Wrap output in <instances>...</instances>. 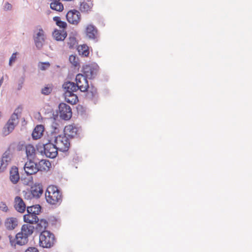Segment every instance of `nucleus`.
Listing matches in <instances>:
<instances>
[{
	"label": "nucleus",
	"instance_id": "0eeeda50",
	"mask_svg": "<svg viewBox=\"0 0 252 252\" xmlns=\"http://www.w3.org/2000/svg\"><path fill=\"white\" fill-rule=\"evenodd\" d=\"M9 241L12 246H23L28 242V238L21 232L17 233L15 237L9 236Z\"/></svg>",
	"mask_w": 252,
	"mask_h": 252
},
{
	"label": "nucleus",
	"instance_id": "aec40b11",
	"mask_svg": "<svg viewBox=\"0 0 252 252\" xmlns=\"http://www.w3.org/2000/svg\"><path fill=\"white\" fill-rule=\"evenodd\" d=\"M77 50L81 57H87L90 54L89 47L86 44L78 45Z\"/></svg>",
	"mask_w": 252,
	"mask_h": 252
},
{
	"label": "nucleus",
	"instance_id": "6e6552de",
	"mask_svg": "<svg viewBox=\"0 0 252 252\" xmlns=\"http://www.w3.org/2000/svg\"><path fill=\"white\" fill-rule=\"evenodd\" d=\"M33 159L30 158L25 164L24 170L27 175L35 174L39 170L38 164Z\"/></svg>",
	"mask_w": 252,
	"mask_h": 252
},
{
	"label": "nucleus",
	"instance_id": "4d7b16f0",
	"mask_svg": "<svg viewBox=\"0 0 252 252\" xmlns=\"http://www.w3.org/2000/svg\"><path fill=\"white\" fill-rule=\"evenodd\" d=\"M12 8V5L8 2H6L5 4L4 8L6 10H10Z\"/></svg>",
	"mask_w": 252,
	"mask_h": 252
},
{
	"label": "nucleus",
	"instance_id": "8fccbe9b",
	"mask_svg": "<svg viewBox=\"0 0 252 252\" xmlns=\"http://www.w3.org/2000/svg\"><path fill=\"white\" fill-rule=\"evenodd\" d=\"M57 6H59V8H57V11L62 12L63 11L64 7L63 4L61 2L57 1Z\"/></svg>",
	"mask_w": 252,
	"mask_h": 252
},
{
	"label": "nucleus",
	"instance_id": "ea45409f",
	"mask_svg": "<svg viewBox=\"0 0 252 252\" xmlns=\"http://www.w3.org/2000/svg\"><path fill=\"white\" fill-rule=\"evenodd\" d=\"M63 96H64V98H67V97H75L76 96H78L77 94H75L73 92H72V91H70L68 92L64 93L63 94Z\"/></svg>",
	"mask_w": 252,
	"mask_h": 252
},
{
	"label": "nucleus",
	"instance_id": "412c9836",
	"mask_svg": "<svg viewBox=\"0 0 252 252\" xmlns=\"http://www.w3.org/2000/svg\"><path fill=\"white\" fill-rule=\"evenodd\" d=\"M24 221L29 224H35L38 221V218L37 216L34 214H31L30 213L25 215L23 217Z\"/></svg>",
	"mask_w": 252,
	"mask_h": 252
},
{
	"label": "nucleus",
	"instance_id": "c85d7f7f",
	"mask_svg": "<svg viewBox=\"0 0 252 252\" xmlns=\"http://www.w3.org/2000/svg\"><path fill=\"white\" fill-rule=\"evenodd\" d=\"M74 84V82L70 81H67L63 83V84L62 85V88L63 90L64 91V93L68 92L70 91H72V89L71 87V85H73Z\"/></svg>",
	"mask_w": 252,
	"mask_h": 252
},
{
	"label": "nucleus",
	"instance_id": "4c0bfd02",
	"mask_svg": "<svg viewBox=\"0 0 252 252\" xmlns=\"http://www.w3.org/2000/svg\"><path fill=\"white\" fill-rule=\"evenodd\" d=\"M68 130L71 133H75V134H77V129L75 127H73L72 125H69L68 126H66L64 127L63 131L65 132V130Z\"/></svg>",
	"mask_w": 252,
	"mask_h": 252
},
{
	"label": "nucleus",
	"instance_id": "5fc2aeb1",
	"mask_svg": "<svg viewBox=\"0 0 252 252\" xmlns=\"http://www.w3.org/2000/svg\"><path fill=\"white\" fill-rule=\"evenodd\" d=\"M59 114H60L59 112H58V109L56 110V113H53V118L55 121H56L59 116Z\"/></svg>",
	"mask_w": 252,
	"mask_h": 252
},
{
	"label": "nucleus",
	"instance_id": "bb28decb",
	"mask_svg": "<svg viewBox=\"0 0 252 252\" xmlns=\"http://www.w3.org/2000/svg\"><path fill=\"white\" fill-rule=\"evenodd\" d=\"M69 61L74 67H78V69L80 67V62L77 55H70L69 57Z\"/></svg>",
	"mask_w": 252,
	"mask_h": 252
},
{
	"label": "nucleus",
	"instance_id": "39448f33",
	"mask_svg": "<svg viewBox=\"0 0 252 252\" xmlns=\"http://www.w3.org/2000/svg\"><path fill=\"white\" fill-rule=\"evenodd\" d=\"M58 112L61 118L64 121H68L72 117V112L71 107L64 102H61L58 105Z\"/></svg>",
	"mask_w": 252,
	"mask_h": 252
},
{
	"label": "nucleus",
	"instance_id": "6e6d98bb",
	"mask_svg": "<svg viewBox=\"0 0 252 252\" xmlns=\"http://www.w3.org/2000/svg\"><path fill=\"white\" fill-rule=\"evenodd\" d=\"M10 150L8 149L3 154L1 158H9Z\"/></svg>",
	"mask_w": 252,
	"mask_h": 252
},
{
	"label": "nucleus",
	"instance_id": "de8ad7c7",
	"mask_svg": "<svg viewBox=\"0 0 252 252\" xmlns=\"http://www.w3.org/2000/svg\"><path fill=\"white\" fill-rule=\"evenodd\" d=\"M57 1H53L50 3V8L51 9L55 11H58L57 10Z\"/></svg>",
	"mask_w": 252,
	"mask_h": 252
},
{
	"label": "nucleus",
	"instance_id": "a211bd4d",
	"mask_svg": "<svg viewBox=\"0 0 252 252\" xmlns=\"http://www.w3.org/2000/svg\"><path fill=\"white\" fill-rule=\"evenodd\" d=\"M34 229V227L30 224H24L22 225L20 232L28 238L32 234Z\"/></svg>",
	"mask_w": 252,
	"mask_h": 252
},
{
	"label": "nucleus",
	"instance_id": "3c124183",
	"mask_svg": "<svg viewBox=\"0 0 252 252\" xmlns=\"http://www.w3.org/2000/svg\"><path fill=\"white\" fill-rule=\"evenodd\" d=\"M25 252H39V251L36 248L29 247L25 251Z\"/></svg>",
	"mask_w": 252,
	"mask_h": 252
},
{
	"label": "nucleus",
	"instance_id": "c03bdc74",
	"mask_svg": "<svg viewBox=\"0 0 252 252\" xmlns=\"http://www.w3.org/2000/svg\"><path fill=\"white\" fill-rule=\"evenodd\" d=\"M76 108L78 114L82 115L85 113V110L82 105H79Z\"/></svg>",
	"mask_w": 252,
	"mask_h": 252
},
{
	"label": "nucleus",
	"instance_id": "a19ab883",
	"mask_svg": "<svg viewBox=\"0 0 252 252\" xmlns=\"http://www.w3.org/2000/svg\"><path fill=\"white\" fill-rule=\"evenodd\" d=\"M82 78H83V79L84 80V75L83 74V73L77 74L75 77V84L79 85L80 83H81V79Z\"/></svg>",
	"mask_w": 252,
	"mask_h": 252
},
{
	"label": "nucleus",
	"instance_id": "6ab92c4d",
	"mask_svg": "<svg viewBox=\"0 0 252 252\" xmlns=\"http://www.w3.org/2000/svg\"><path fill=\"white\" fill-rule=\"evenodd\" d=\"M36 226L35 229L37 231L40 232V233L43 231H46V229L48 226V222L45 219L39 220L36 223Z\"/></svg>",
	"mask_w": 252,
	"mask_h": 252
},
{
	"label": "nucleus",
	"instance_id": "473e14b6",
	"mask_svg": "<svg viewBox=\"0 0 252 252\" xmlns=\"http://www.w3.org/2000/svg\"><path fill=\"white\" fill-rule=\"evenodd\" d=\"M50 66V63L48 62H39L38 63V68L41 70H47Z\"/></svg>",
	"mask_w": 252,
	"mask_h": 252
},
{
	"label": "nucleus",
	"instance_id": "c756f323",
	"mask_svg": "<svg viewBox=\"0 0 252 252\" xmlns=\"http://www.w3.org/2000/svg\"><path fill=\"white\" fill-rule=\"evenodd\" d=\"M10 161V158L9 160L5 158H0V172H3L6 168Z\"/></svg>",
	"mask_w": 252,
	"mask_h": 252
},
{
	"label": "nucleus",
	"instance_id": "2eb2a0df",
	"mask_svg": "<svg viewBox=\"0 0 252 252\" xmlns=\"http://www.w3.org/2000/svg\"><path fill=\"white\" fill-rule=\"evenodd\" d=\"M44 130V126L42 125H37L34 128L32 134V138L33 140L39 139L42 135Z\"/></svg>",
	"mask_w": 252,
	"mask_h": 252
},
{
	"label": "nucleus",
	"instance_id": "f257e3e1",
	"mask_svg": "<svg viewBox=\"0 0 252 252\" xmlns=\"http://www.w3.org/2000/svg\"><path fill=\"white\" fill-rule=\"evenodd\" d=\"M45 198L51 205L60 204L63 199L62 193L57 186L50 185L46 189Z\"/></svg>",
	"mask_w": 252,
	"mask_h": 252
},
{
	"label": "nucleus",
	"instance_id": "dca6fc26",
	"mask_svg": "<svg viewBox=\"0 0 252 252\" xmlns=\"http://www.w3.org/2000/svg\"><path fill=\"white\" fill-rule=\"evenodd\" d=\"M4 225L7 230H13L18 225V220L14 217L7 218L5 220Z\"/></svg>",
	"mask_w": 252,
	"mask_h": 252
},
{
	"label": "nucleus",
	"instance_id": "20e7f679",
	"mask_svg": "<svg viewBox=\"0 0 252 252\" xmlns=\"http://www.w3.org/2000/svg\"><path fill=\"white\" fill-rule=\"evenodd\" d=\"M19 109L22 110V107L20 106L15 110L14 113L11 115L10 119L8 120L4 127V128L7 129V133L5 134L6 135L11 133L15 128L16 126L18 124V113L19 112ZM20 113H21V112L20 111Z\"/></svg>",
	"mask_w": 252,
	"mask_h": 252
},
{
	"label": "nucleus",
	"instance_id": "49530a36",
	"mask_svg": "<svg viewBox=\"0 0 252 252\" xmlns=\"http://www.w3.org/2000/svg\"><path fill=\"white\" fill-rule=\"evenodd\" d=\"M0 209L6 212L8 211V207L5 203L1 202L0 203Z\"/></svg>",
	"mask_w": 252,
	"mask_h": 252
},
{
	"label": "nucleus",
	"instance_id": "2f4dec72",
	"mask_svg": "<svg viewBox=\"0 0 252 252\" xmlns=\"http://www.w3.org/2000/svg\"><path fill=\"white\" fill-rule=\"evenodd\" d=\"M69 41L67 43L69 46V48L72 49L74 48L76 44H78V40L76 39L75 37H69Z\"/></svg>",
	"mask_w": 252,
	"mask_h": 252
},
{
	"label": "nucleus",
	"instance_id": "f8f14e48",
	"mask_svg": "<svg viewBox=\"0 0 252 252\" xmlns=\"http://www.w3.org/2000/svg\"><path fill=\"white\" fill-rule=\"evenodd\" d=\"M97 32L96 27L93 24L88 25L86 28V35L90 39L95 40L96 38Z\"/></svg>",
	"mask_w": 252,
	"mask_h": 252
},
{
	"label": "nucleus",
	"instance_id": "f3484780",
	"mask_svg": "<svg viewBox=\"0 0 252 252\" xmlns=\"http://www.w3.org/2000/svg\"><path fill=\"white\" fill-rule=\"evenodd\" d=\"M10 180L11 182L15 184L20 179L18 168L16 166H12L10 170Z\"/></svg>",
	"mask_w": 252,
	"mask_h": 252
},
{
	"label": "nucleus",
	"instance_id": "f704fd0d",
	"mask_svg": "<svg viewBox=\"0 0 252 252\" xmlns=\"http://www.w3.org/2000/svg\"><path fill=\"white\" fill-rule=\"evenodd\" d=\"M25 76L24 75L22 76L18 81V87H17V90L20 91L22 89L23 85L24 84V83L25 82Z\"/></svg>",
	"mask_w": 252,
	"mask_h": 252
},
{
	"label": "nucleus",
	"instance_id": "4be33fe9",
	"mask_svg": "<svg viewBox=\"0 0 252 252\" xmlns=\"http://www.w3.org/2000/svg\"><path fill=\"white\" fill-rule=\"evenodd\" d=\"M34 197H39L43 193L42 188L39 185H34L30 189Z\"/></svg>",
	"mask_w": 252,
	"mask_h": 252
},
{
	"label": "nucleus",
	"instance_id": "603ef678",
	"mask_svg": "<svg viewBox=\"0 0 252 252\" xmlns=\"http://www.w3.org/2000/svg\"><path fill=\"white\" fill-rule=\"evenodd\" d=\"M58 125L57 123H55V126L52 125V126L53 128L54 129V130L51 131V134L53 135L54 134L57 133L59 131V129L56 126Z\"/></svg>",
	"mask_w": 252,
	"mask_h": 252
},
{
	"label": "nucleus",
	"instance_id": "680f3d73",
	"mask_svg": "<svg viewBox=\"0 0 252 252\" xmlns=\"http://www.w3.org/2000/svg\"><path fill=\"white\" fill-rule=\"evenodd\" d=\"M63 1H72V0H62Z\"/></svg>",
	"mask_w": 252,
	"mask_h": 252
},
{
	"label": "nucleus",
	"instance_id": "393cba45",
	"mask_svg": "<svg viewBox=\"0 0 252 252\" xmlns=\"http://www.w3.org/2000/svg\"><path fill=\"white\" fill-rule=\"evenodd\" d=\"M25 152L26 158L35 156V147L31 144H29L25 146Z\"/></svg>",
	"mask_w": 252,
	"mask_h": 252
},
{
	"label": "nucleus",
	"instance_id": "1a4fd4ad",
	"mask_svg": "<svg viewBox=\"0 0 252 252\" xmlns=\"http://www.w3.org/2000/svg\"><path fill=\"white\" fill-rule=\"evenodd\" d=\"M84 93H86L85 96L87 99L93 100L95 104L96 103L98 96L97 89L93 84H91V86Z\"/></svg>",
	"mask_w": 252,
	"mask_h": 252
},
{
	"label": "nucleus",
	"instance_id": "9d476101",
	"mask_svg": "<svg viewBox=\"0 0 252 252\" xmlns=\"http://www.w3.org/2000/svg\"><path fill=\"white\" fill-rule=\"evenodd\" d=\"M43 32V31L42 29H39L38 32L36 33V36L34 38L36 47L38 50H40L42 48L43 42L45 41Z\"/></svg>",
	"mask_w": 252,
	"mask_h": 252
},
{
	"label": "nucleus",
	"instance_id": "4468645a",
	"mask_svg": "<svg viewBox=\"0 0 252 252\" xmlns=\"http://www.w3.org/2000/svg\"><path fill=\"white\" fill-rule=\"evenodd\" d=\"M14 208L19 212L23 213L26 210V204L23 199L19 196L14 199Z\"/></svg>",
	"mask_w": 252,
	"mask_h": 252
},
{
	"label": "nucleus",
	"instance_id": "5701e85b",
	"mask_svg": "<svg viewBox=\"0 0 252 252\" xmlns=\"http://www.w3.org/2000/svg\"><path fill=\"white\" fill-rule=\"evenodd\" d=\"M39 170H49L51 167V162L47 159H42L38 162Z\"/></svg>",
	"mask_w": 252,
	"mask_h": 252
},
{
	"label": "nucleus",
	"instance_id": "72a5a7b5",
	"mask_svg": "<svg viewBox=\"0 0 252 252\" xmlns=\"http://www.w3.org/2000/svg\"><path fill=\"white\" fill-rule=\"evenodd\" d=\"M65 101L70 104H76L79 101V99L78 96H76L75 97H73L71 99H70L69 98L67 97L66 98H64Z\"/></svg>",
	"mask_w": 252,
	"mask_h": 252
},
{
	"label": "nucleus",
	"instance_id": "052dcab7",
	"mask_svg": "<svg viewBox=\"0 0 252 252\" xmlns=\"http://www.w3.org/2000/svg\"><path fill=\"white\" fill-rule=\"evenodd\" d=\"M23 119V121L22 122V123H25V124H27V122L26 121L25 118H24Z\"/></svg>",
	"mask_w": 252,
	"mask_h": 252
},
{
	"label": "nucleus",
	"instance_id": "a18cd8bd",
	"mask_svg": "<svg viewBox=\"0 0 252 252\" xmlns=\"http://www.w3.org/2000/svg\"><path fill=\"white\" fill-rule=\"evenodd\" d=\"M25 146L24 142H19L17 146V151H21L24 148L25 149Z\"/></svg>",
	"mask_w": 252,
	"mask_h": 252
},
{
	"label": "nucleus",
	"instance_id": "b1692460",
	"mask_svg": "<svg viewBox=\"0 0 252 252\" xmlns=\"http://www.w3.org/2000/svg\"><path fill=\"white\" fill-rule=\"evenodd\" d=\"M74 137V135L72 134H66L64 132V136L62 137L63 139L61 140V141L63 142V139H64L65 143H63L64 146V150H62V149L60 150L61 151H66L68 150L70 143L69 142V139H72Z\"/></svg>",
	"mask_w": 252,
	"mask_h": 252
},
{
	"label": "nucleus",
	"instance_id": "7ed1b4c3",
	"mask_svg": "<svg viewBox=\"0 0 252 252\" xmlns=\"http://www.w3.org/2000/svg\"><path fill=\"white\" fill-rule=\"evenodd\" d=\"M39 245L43 248H50L52 247L56 242L55 235L50 231H43L39 236Z\"/></svg>",
	"mask_w": 252,
	"mask_h": 252
},
{
	"label": "nucleus",
	"instance_id": "09e8293b",
	"mask_svg": "<svg viewBox=\"0 0 252 252\" xmlns=\"http://www.w3.org/2000/svg\"><path fill=\"white\" fill-rule=\"evenodd\" d=\"M61 33H62V41H63L66 37H67V33L66 31V30H61Z\"/></svg>",
	"mask_w": 252,
	"mask_h": 252
},
{
	"label": "nucleus",
	"instance_id": "ddd939ff",
	"mask_svg": "<svg viewBox=\"0 0 252 252\" xmlns=\"http://www.w3.org/2000/svg\"><path fill=\"white\" fill-rule=\"evenodd\" d=\"M48 146L50 145H46V143L43 142H39L36 144L35 146V156L38 155L41 156H45L46 157Z\"/></svg>",
	"mask_w": 252,
	"mask_h": 252
},
{
	"label": "nucleus",
	"instance_id": "423d86ee",
	"mask_svg": "<svg viewBox=\"0 0 252 252\" xmlns=\"http://www.w3.org/2000/svg\"><path fill=\"white\" fill-rule=\"evenodd\" d=\"M66 20L71 24L77 25L80 22L81 15L79 11L76 9L69 10L66 15Z\"/></svg>",
	"mask_w": 252,
	"mask_h": 252
},
{
	"label": "nucleus",
	"instance_id": "c9c22d12",
	"mask_svg": "<svg viewBox=\"0 0 252 252\" xmlns=\"http://www.w3.org/2000/svg\"><path fill=\"white\" fill-rule=\"evenodd\" d=\"M52 91V89L48 86H46L42 89L41 93L42 94L47 95L51 94Z\"/></svg>",
	"mask_w": 252,
	"mask_h": 252
},
{
	"label": "nucleus",
	"instance_id": "a878e982",
	"mask_svg": "<svg viewBox=\"0 0 252 252\" xmlns=\"http://www.w3.org/2000/svg\"><path fill=\"white\" fill-rule=\"evenodd\" d=\"M41 206L39 205H35L32 206L28 207L27 211L28 213L34 214L37 216L41 212Z\"/></svg>",
	"mask_w": 252,
	"mask_h": 252
},
{
	"label": "nucleus",
	"instance_id": "58836bf2",
	"mask_svg": "<svg viewBox=\"0 0 252 252\" xmlns=\"http://www.w3.org/2000/svg\"><path fill=\"white\" fill-rule=\"evenodd\" d=\"M23 192L25 199L28 200L34 198V196H32V194L30 190H28L26 191H24Z\"/></svg>",
	"mask_w": 252,
	"mask_h": 252
},
{
	"label": "nucleus",
	"instance_id": "9b49d317",
	"mask_svg": "<svg viewBox=\"0 0 252 252\" xmlns=\"http://www.w3.org/2000/svg\"><path fill=\"white\" fill-rule=\"evenodd\" d=\"M52 140H48V142L46 143V145H49L48 146V151H47L46 158H56L58 155L57 147L56 144H53Z\"/></svg>",
	"mask_w": 252,
	"mask_h": 252
},
{
	"label": "nucleus",
	"instance_id": "37998d69",
	"mask_svg": "<svg viewBox=\"0 0 252 252\" xmlns=\"http://www.w3.org/2000/svg\"><path fill=\"white\" fill-rule=\"evenodd\" d=\"M17 54V52L13 53L12 54L11 57L10 58L9 61V65L10 66H11L12 65V64L13 63H14L15 62Z\"/></svg>",
	"mask_w": 252,
	"mask_h": 252
},
{
	"label": "nucleus",
	"instance_id": "cd10ccee",
	"mask_svg": "<svg viewBox=\"0 0 252 252\" xmlns=\"http://www.w3.org/2000/svg\"><path fill=\"white\" fill-rule=\"evenodd\" d=\"M71 86L72 87L71 88L73 93L76 92L78 90L82 92H85L89 88V85L86 84L85 86H84L83 85H77L74 82V84L71 85Z\"/></svg>",
	"mask_w": 252,
	"mask_h": 252
},
{
	"label": "nucleus",
	"instance_id": "864d4df0",
	"mask_svg": "<svg viewBox=\"0 0 252 252\" xmlns=\"http://www.w3.org/2000/svg\"><path fill=\"white\" fill-rule=\"evenodd\" d=\"M53 21L55 22L56 25L59 24L61 21V18L59 16H55L53 18Z\"/></svg>",
	"mask_w": 252,
	"mask_h": 252
},
{
	"label": "nucleus",
	"instance_id": "7c9ffc66",
	"mask_svg": "<svg viewBox=\"0 0 252 252\" xmlns=\"http://www.w3.org/2000/svg\"><path fill=\"white\" fill-rule=\"evenodd\" d=\"M52 35L56 41H62L61 30L55 29L52 32Z\"/></svg>",
	"mask_w": 252,
	"mask_h": 252
},
{
	"label": "nucleus",
	"instance_id": "79ce46f5",
	"mask_svg": "<svg viewBox=\"0 0 252 252\" xmlns=\"http://www.w3.org/2000/svg\"><path fill=\"white\" fill-rule=\"evenodd\" d=\"M61 30H66L67 24L65 21H61L60 22L56 25Z\"/></svg>",
	"mask_w": 252,
	"mask_h": 252
},
{
	"label": "nucleus",
	"instance_id": "e433bc0d",
	"mask_svg": "<svg viewBox=\"0 0 252 252\" xmlns=\"http://www.w3.org/2000/svg\"><path fill=\"white\" fill-rule=\"evenodd\" d=\"M89 8V5L87 2H80V10L82 12L87 11Z\"/></svg>",
	"mask_w": 252,
	"mask_h": 252
},
{
	"label": "nucleus",
	"instance_id": "e2e57ef3",
	"mask_svg": "<svg viewBox=\"0 0 252 252\" xmlns=\"http://www.w3.org/2000/svg\"><path fill=\"white\" fill-rule=\"evenodd\" d=\"M1 112L0 111V118H1Z\"/></svg>",
	"mask_w": 252,
	"mask_h": 252
},
{
	"label": "nucleus",
	"instance_id": "f03ea898",
	"mask_svg": "<svg viewBox=\"0 0 252 252\" xmlns=\"http://www.w3.org/2000/svg\"><path fill=\"white\" fill-rule=\"evenodd\" d=\"M99 67L95 63L85 64L82 65L81 71L84 75V81L86 84L89 85L88 79H94L97 75Z\"/></svg>",
	"mask_w": 252,
	"mask_h": 252
},
{
	"label": "nucleus",
	"instance_id": "13d9d810",
	"mask_svg": "<svg viewBox=\"0 0 252 252\" xmlns=\"http://www.w3.org/2000/svg\"><path fill=\"white\" fill-rule=\"evenodd\" d=\"M77 32L76 31H75V32H71L69 33V37H76V36L77 35Z\"/></svg>",
	"mask_w": 252,
	"mask_h": 252
},
{
	"label": "nucleus",
	"instance_id": "bf43d9fd",
	"mask_svg": "<svg viewBox=\"0 0 252 252\" xmlns=\"http://www.w3.org/2000/svg\"><path fill=\"white\" fill-rule=\"evenodd\" d=\"M58 137H61V135H58V136H55V139H54V142H55V143H57V140H58Z\"/></svg>",
	"mask_w": 252,
	"mask_h": 252
}]
</instances>
